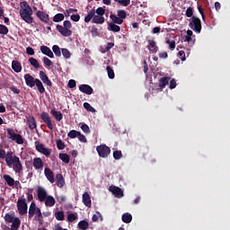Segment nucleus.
Wrapping results in <instances>:
<instances>
[{"label": "nucleus", "mask_w": 230, "mask_h": 230, "mask_svg": "<svg viewBox=\"0 0 230 230\" xmlns=\"http://www.w3.org/2000/svg\"><path fill=\"white\" fill-rule=\"evenodd\" d=\"M105 8L102 6H99L95 10V8H92L90 12H88L87 15L84 17V22H90L93 19V22L95 24H103L105 22Z\"/></svg>", "instance_id": "f257e3e1"}, {"label": "nucleus", "mask_w": 230, "mask_h": 230, "mask_svg": "<svg viewBox=\"0 0 230 230\" xmlns=\"http://www.w3.org/2000/svg\"><path fill=\"white\" fill-rule=\"evenodd\" d=\"M20 6V16L23 21H25V22H28V24H31V22H33V10L31 6L28 4L27 1H22Z\"/></svg>", "instance_id": "f03ea898"}, {"label": "nucleus", "mask_w": 230, "mask_h": 230, "mask_svg": "<svg viewBox=\"0 0 230 230\" xmlns=\"http://www.w3.org/2000/svg\"><path fill=\"white\" fill-rule=\"evenodd\" d=\"M4 219L5 223L11 224V230H19L22 221L15 214H5Z\"/></svg>", "instance_id": "7ed1b4c3"}, {"label": "nucleus", "mask_w": 230, "mask_h": 230, "mask_svg": "<svg viewBox=\"0 0 230 230\" xmlns=\"http://www.w3.org/2000/svg\"><path fill=\"white\" fill-rule=\"evenodd\" d=\"M64 26L61 24L57 25V30L63 35V37H70L73 33L71 28H72V22L71 21H64Z\"/></svg>", "instance_id": "20e7f679"}, {"label": "nucleus", "mask_w": 230, "mask_h": 230, "mask_svg": "<svg viewBox=\"0 0 230 230\" xmlns=\"http://www.w3.org/2000/svg\"><path fill=\"white\" fill-rule=\"evenodd\" d=\"M128 12L126 10H117V15L115 13H111L110 19L117 24H123L124 19H127Z\"/></svg>", "instance_id": "39448f33"}, {"label": "nucleus", "mask_w": 230, "mask_h": 230, "mask_svg": "<svg viewBox=\"0 0 230 230\" xmlns=\"http://www.w3.org/2000/svg\"><path fill=\"white\" fill-rule=\"evenodd\" d=\"M6 132H7V137L9 139L15 141L19 145H22V143H24V139H23L22 134H17L15 132L14 128H6Z\"/></svg>", "instance_id": "423d86ee"}, {"label": "nucleus", "mask_w": 230, "mask_h": 230, "mask_svg": "<svg viewBox=\"0 0 230 230\" xmlns=\"http://www.w3.org/2000/svg\"><path fill=\"white\" fill-rule=\"evenodd\" d=\"M189 26L190 28H191V30L196 31V33H200L202 30L201 21L199 17H197V15H192V18L190 21Z\"/></svg>", "instance_id": "0eeeda50"}, {"label": "nucleus", "mask_w": 230, "mask_h": 230, "mask_svg": "<svg viewBox=\"0 0 230 230\" xmlns=\"http://www.w3.org/2000/svg\"><path fill=\"white\" fill-rule=\"evenodd\" d=\"M17 210L20 216H25V214H28V203L26 202L25 198L18 199Z\"/></svg>", "instance_id": "6e6552de"}, {"label": "nucleus", "mask_w": 230, "mask_h": 230, "mask_svg": "<svg viewBox=\"0 0 230 230\" xmlns=\"http://www.w3.org/2000/svg\"><path fill=\"white\" fill-rule=\"evenodd\" d=\"M96 150L100 157H108L111 152V147H108V145L105 144L97 145Z\"/></svg>", "instance_id": "1a4fd4ad"}, {"label": "nucleus", "mask_w": 230, "mask_h": 230, "mask_svg": "<svg viewBox=\"0 0 230 230\" xmlns=\"http://www.w3.org/2000/svg\"><path fill=\"white\" fill-rule=\"evenodd\" d=\"M40 118L44 123H46L47 127L50 129L53 130L54 125L52 121V118L49 114V112H46V111H43L40 114Z\"/></svg>", "instance_id": "9d476101"}, {"label": "nucleus", "mask_w": 230, "mask_h": 230, "mask_svg": "<svg viewBox=\"0 0 230 230\" xmlns=\"http://www.w3.org/2000/svg\"><path fill=\"white\" fill-rule=\"evenodd\" d=\"M37 196H38V199L40 203H44V201H45V204H46V200L48 198V192H47L46 189H44V187H38Z\"/></svg>", "instance_id": "9b49d317"}, {"label": "nucleus", "mask_w": 230, "mask_h": 230, "mask_svg": "<svg viewBox=\"0 0 230 230\" xmlns=\"http://www.w3.org/2000/svg\"><path fill=\"white\" fill-rule=\"evenodd\" d=\"M36 15L39 19H40V21H42V22H46L47 24H53V21H50L49 14L46 12L38 10Z\"/></svg>", "instance_id": "f8f14e48"}, {"label": "nucleus", "mask_w": 230, "mask_h": 230, "mask_svg": "<svg viewBox=\"0 0 230 230\" xmlns=\"http://www.w3.org/2000/svg\"><path fill=\"white\" fill-rule=\"evenodd\" d=\"M35 146H36V150H38V152H40V154H44V155H47V157L50 155L51 151H49L48 147L44 146V143H40L39 141H35Z\"/></svg>", "instance_id": "ddd939ff"}, {"label": "nucleus", "mask_w": 230, "mask_h": 230, "mask_svg": "<svg viewBox=\"0 0 230 230\" xmlns=\"http://www.w3.org/2000/svg\"><path fill=\"white\" fill-rule=\"evenodd\" d=\"M14 155L13 151H7L5 153V163L8 166H13V168H14Z\"/></svg>", "instance_id": "4468645a"}, {"label": "nucleus", "mask_w": 230, "mask_h": 230, "mask_svg": "<svg viewBox=\"0 0 230 230\" xmlns=\"http://www.w3.org/2000/svg\"><path fill=\"white\" fill-rule=\"evenodd\" d=\"M24 80L26 85L29 87H34L36 85V78L32 75H30V73L24 75Z\"/></svg>", "instance_id": "2eb2a0df"}, {"label": "nucleus", "mask_w": 230, "mask_h": 230, "mask_svg": "<svg viewBox=\"0 0 230 230\" xmlns=\"http://www.w3.org/2000/svg\"><path fill=\"white\" fill-rule=\"evenodd\" d=\"M22 164H21V160L19 156H16L14 155V159H13V170L16 173H21L22 172Z\"/></svg>", "instance_id": "dca6fc26"}, {"label": "nucleus", "mask_w": 230, "mask_h": 230, "mask_svg": "<svg viewBox=\"0 0 230 230\" xmlns=\"http://www.w3.org/2000/svg\"><path fill=\"white\" fill-rule=\"evenodd\" d=\"M110 191L115 196V198H123L124 192L119 187H110Z\"/></svg>", "instance_id": "f3484780"}, {"label": "nucleus", "mask_w": 230, "mask_h": 230, "mask_svg": "<svg viewBox=\"0 0 230 230\" xmlns=\"http://www.w3.org/2000/svg\"><path fill=\"white\" fill-rule=\"evenodd\" d=\"M44 174L50 183H55L54 172L51 171V169H49V167L45 168Z\"/></svg>", "instance_id": "a211bd4d"}, {"label": "nucleus", "mask_w": 230, "mask_h": 230, "mask_svg": "<svg viewBox=\"0 0 230 230\" xmlns=\"http://www.w3.org/2000/svg\"><path fill=\"white\" fill-rule=\"evenodd\" d=\"M79 90L82 93H85V94H92L93 93L92 85H89L88 84H82L79 85Z\"/></svg>", "instance_id": "6ab92c4d"}, {"label": "nucleus", "mask_w": 230, "mask_h": 230, "mask_svg": "<svg viewBox=\"0 0 230 230\" xmlns=\"http://www.w3.org/2000/svg\"><path fill=\"white\" fill-rule=\"evenodd\" d=\"M40 78L46 85H49V87L52 86V82L49 79V76H48L44 71H40Z\"/></svg>", "instance_id": "aec40b11"}, {"label": "nucleus", "mask_w": 230, "mask_h": 230, "mask_svg": "<svg viewBox=\"0 0 230 230\" xmlns=\"http://www.w3.org/2000/svg\"><path fill=\"white\" fill-rule=\"evenodd\" d=\"M147 48H148L150 53H157V51H159V46L156 45L155 40H149Z\"/></svg>", "instance_id": "412c9836"}, {"label": "nucleus", "mask_w": 230, "mask_h": 230, "mask_svg": "<svg viewBox=\"0 0 230 230\" xmlns=\"http://www.w3.org/2000/svg\"><path fill=\"white\" fill-rule=\"evenodd\" d=\"M40 50L43 55H47V57H49V58H54V53L49 46H40Z\"/></svg>", "instance_id": "4be33fe9"}, {"label": "nucleus", "mask_w": 230, "mask_h": 230, "mask_svg": "<svg viewBox=\"0 0 230 230\" xmlns=\"http://www.w3.org/2000/svg\"><path fill=\"white\" fill-rule=\"evenodd\" d=\"M35 219L39 222V225L42 226L44 225V216H42V212L40 208L36 207V216Z\"/></svg>", "instance_id": "5701e85b"}, {"label": "nucleus", "mask_w": 230, "mask_h": 230, "mask_svg": "<svg viewBox=\"0 0 230 230\" xmlns=\"http://www.w3.org/2000/svg\"><path fill=\"white\" fill-rule=\"evenodd\" d=\"M83 203L88 208H91L92 207V199L90 194L88 192H84L83 194Z\"/></svg>", "instance_id": "b1692460"}, {"label": "nucleus", "mask_w": 230, "mask_h": 230, "mask_svg": "<svg viewBox=\"0 0 230 230\" xmlns=\"http://www.w3.org/2000/svg\"><path fill=\"white\" fill-rule=\"evenodd\" d=\"M50 114H52L57 121H61V119H63V112H61V111H57V109H51Z\"/></svg>", "instance_id": "393cba45"}, {"label": "nucleus", "mask_w": 230, "mask_h": 230, "mask_svg": "<svg viewBox=\"0 0 230 230\" xmlns=\"http://www.w3.org/2000/svg\"><path fill=\"white\" fill-rule=\"evenodd\" d=\"M170 82V76H162L159 79V89L162 91Z\"/></svg>", "instance_id": "a878e982"}, {"label": "nucleus", "mask_w": 230, "mask_h": 230, "mask_svg": "<svg viewBox=\"0 0 230 230\" xmlns=\"http://www.w3.org/2000/svg\"><path fill=\"white\" fill-rule=\"evenodd\" d=\"M35 214L37 215V205L35 201H32L29 208V219H31Z\"/></svg>", "instance_id": "bb28decb"}, {"label": "nucleus", "mask_w": 230, "mask_h": 230, "mask_svg": "<svg viewBox=\"0 0 230 230\" xmlns=\"http://www.w3.org/2000/svg\"><path fill=\"white\" fill-rule=\"evenodd\" d=\"M27 124L31 129L37 128V119H35V116H29V118H27Z\"/></svg>", "instance_id": "cd10ccee"}, {"label": "nucleus", "mask_w": 230, "mask_h": 230, "mask_svg": "<svg viewBox=\"0 0 230 230\" xmlns=\"http://www.w3.org/2000/svg\"><path fill=\"white\" fill-rule=\"evenodd\" d=\"M12 68L13 69V71H15V73H21V71L22 69V66L21 62H19V60H13L12 61Z\"/></svg>", "instance_id": "c85d7f7f"}, {"label": "nucleus", "mask_w": 230, "mask_h": 230, "mask_svg": "<svg viewBox=\"0 0 230 230\" xmlns=\"http://www.w3.org/2000/svg\"><path fill=\"white\" fill-rule=\"evenodd\" d=\"M33 166L35 170H40V168H43L44 166V162L42 158H34L33 159Z\"/></svg>", "instance_id": "c756f323"}, {"label": "nucleus", "mask_w": 230, "mask_h": 230, "mask_svg": "<svg viewBox=\"0 0 230 230\" xmlns=\"http://www.w3.org/2000/svg\"><path fill=\"white\" fill-rule=\"evenodd\" d=\"M4 180L6 181L9 187H14L15 180L10 176V174H4Z\"/></svg>", "instance_id": "7c9ffc66"}, {"label": "nucleus", "mask_w": 230, "mask_h": 230, "mask_svg": "<svg viewBox=\"0 0 230 230\" xmlns=\"http://www.w3.org/2000/svg\"><path fill=\"white\" fill-rule=\"evenodd\" d=\"M35 85L38 87V90L40 93H46L44 84H42V81L40 78H35Z\"/></svg>", "instance_id": "2f4dec72"}, {"label": "nucleus", "mask_w": 230, "mask_h": 230, "mask_svg": "<svg viewBox=\"0 0 230 230\" xmlns=\"http://www.w3.org/2000/svg\"><path fill=\"white\" fill-rule=\"evenodd\" d=\"M108 28H109L111 31H120V30H121L119 24H118V22H115L114 21H112V22H110V23L108 24Z\"/></svg>", "instance_id": "473e14b6"}, {"label": "nucleus", "mask_w": 230, "mask_h": 230, "mask_svg": "<svg viewBox=\"0 0 230 230\" xmlns=\"http://www.w3.org/2000/svg\"><path fill=\"white\" fill-rule=\"evenodd\" d=\"M57 186L59 188L64 187L66 181L63 178V174H57L56 175Z\"/></svg>", "instance_id": "72a5a7b5"}, {"label": "nucleus", "mask_w": 230, "mask_h": 230, "mask_svg": "<svg viewBox=\"0 0 230 230\" xmlns=\"http://www.w3.org/2000/svg\"><path fill=\"white\" fill-rule=\"evenodd\" d=\"M45 205L46 207H54V205H56L55 198H53V196H48V192Z\"/></svg>", "instance_id": "f704fd0d"}, {"label": "nucleus", "mask_w": 230, "mask_h": 230, "mask_svg": "<svg viewBox=\"0 0 230 230\" xmlns=\"http://www.w3.org/2000/svg\"><path fill=\"white\" fill-rule=\"evenodd\" d=\"M29 62H30V64H31L33 67H35L36 69H39L40 67H41V66H40L39 60H37V58H35L34 57H31V58H29Z\"/></svg>", "instance_id": "c9c22d12"}, {"label": "nucleus", "mask_w": 230, "mask_h": 230, "mask_svg": "<svg viewBox=\"0 0 230 230\" xmlns=\"http://www.w3.org/2000/svg\"><path fill=\"white\" fill-rule=\"evenodd\" d=\"M133 219V216L129 214L128 212H126V214H122V221L123 223H131Z\"/></svg>", "instance_id": "e433bc0d"}, {"label": "nucleus", "mask_w": 230, "mask_h": 230, "mask_svg": "<svg viewBox=\"0 0 230 230\" xmlns=\"http://www.w3.org/2000/svg\"><path fill=\"white\" fill-rule=\"evenodd\" d=\"M78 228L80 230H88L89 228V223L88 221H85L84 219L83 221H80L78 223Z\"/></svg>", "instance_id": "4c0bfd02"}, {"label": "nucleus", "mask_w": 230, "mask_h": 230, "mask_svg": "<svg viewBox=\"0 0 230 230\" xmlns=\"http://www.w3.org/2000/svg\"><path fill=\"white\" fill-rule=\"evenodd\" d=\"M65 15L64 13H56L53 17L54 22H61V21H64Z\"/></svg>", "instance_id": "58836bf2"}, {"label": "nucleus", "mask_w": 230, "mask_h": 230, "mask_svg": "<svg viewBox=\"0 0 230 230\" xmlns=\"http://www.w3.org/2000/svg\"><path fill=\"white\" fill-rule=\"evenodd\" d=\"M59 158L61 159V161H63V163H69L70 161V156L69 155H66V153H60Z\"/></svg>", "instance_id": "ea45409f"}, {"label": "nucleus", "mask_w": 230, "mask_h": 230, "mask_svg": "<svg viewBox=\"0 0 230 230\" xmlns=\"http://www.w3.org/2000/svg\"><path fill=\"white\" fill-rule=\"evenodd\" d=\"M84 109H86V111H90L91 112H96V109L93 107V105H91L89 102H84Z\"/></svg>", "instance_id": "a19ab883"}, {"label": "nucleus", "mask_w": 230, "mask_h": 230, "mask_svg": "<svg viewBox=\"0 0 230 230\" xmlns=\"http://www.w3.org/2000/svg\"><path fill=\"white\" fill-rule=\"evenodd\" d=\"M0 33L2 35H7L9 33V28L5 24H0Z\"/></svg>", "instance_id": "79ce46f5"}, {"label": "nucleus", "mask_w": 230, "mask_h": 230, "mask_svg": "<svg viewBox=\"0 0 230 230\" xmlns=\"http://www.w3.org/2000/svg\"><path fill=\"white\" fill-rule=\"evenodd\" d=\"M52 49H53L56 57H61V49H60L59 46H58V44H54V46L52 47Z\"/></svg>", "instance_id": "37998d69"}, {"label": "nucleus", "mask_w": 230, "mask_h": 230, "mask_svg": "<svg viewBox=\"0 0 230 230\" xmlns=\"http://www.w3.org/2000/svg\"><path fill=\"white\" fill-rule=\"evenodd\" d=\"M61 53H62L63 57H65V58H70V57H71V52L66 48H62Z\"/></svg>", "instance_id": "c03bdc74"}, {"label": "nucleus", "mask_w": 230, "mask_h": 230, "mask_svg": "<svg viewBox=\"0 0 230 230\" xmlns=\"http://www.w3.org/2000/svg\"><path fill=\"white\" fill-rule=\"evenodd\" d=\"M166 44L169 45V49L173 50L176 48L175 40H171L170 39H166Z\"/></svg>", "instance_id": "a18cd8bd"}, {"label": "nucleus", "mask_w": 230, "mask_h": 230, "mask_svg": "<svg viewBox=\"0 0 230 230\" xmlns=\"http://www.w3.org/2000/svg\"><path fill=\"white\" fill-rule=\"evenodd\" d=\"M55 217L58 221H64L65 219V214L63 211L56 212Z\"/></svg>", "instance_id": "49530a36"}, {"label": "nucleus", "mask_w": 230, "mask_h": 230, "mask_svg": "<svg viewBox=\"0 0 230 230\" xmlns=\"http://www.w3.org/2000/svg\"><path fill=\"white\" fill-rule=\"evenodd\" d=\"M76 219H78V216L77 214H68L67 216V220L69 221V223H74V221H76Z\"/></svg>", "instance_id": "de8ad7c7"}, {"label": "nucleus", "mask_w": 230, "mask_h": 230, "mask_svg": "<svg viewBox=\"0 0 230 230\" xmlns=\"http://www.w3.org/2000/svg\"><path fill=\"white\" fill-rule=\"evenodd\" d=\"M57 146L59 150H64L66 148V143L62 139H57Z\"/></svg>", "instance_id": "09e8293b"}, {"label": "nucleus", "mask_w": 230, "mask_h": 230, "mask_svg": "<svg viewBox=\"0 0 230 230\" xmlns=\"http://www.w3.org/2000/svg\"><path fill=\"white\" fill-rule=\"evenodd\" d=\"M106 69L108 71V76L110 78H115V73L112 67H111V66H107Z\"/></svg>", "instance_id": "8fccbe9b"}, {"label": "nucleus", "mask_w": 230, "mask_h": 230, "mask_svg": "<svg viewBox=\"0 0 230 230\" xmlns=\"http://www.w3.org/2000/svg\"><path fill=\"white\" fill-rule=\"evenodd\" d=\"M33 189H28V192L26 193L28 201H33Z\"/></svg>", "instance_id": "3c124183"}, {"label": "nucleus", "mask_w": 230, "mask_h": 230, "mask_svg": "<svg viewBox=\"0 0 230 230\" xmlns=\"http://www.w3.org/2000/svg\"><path fill=\"white\" fill-rule=\"evenodd\" d=\"M42 60H43L44 66H46L48 67L52 66V60H50V58H49V57H43Z\"/></svg>", "instance_id": "603ef678"}, {"label": "nucleus", "mask_w": 230, "mask_h": 230, "mask_svg": "<svg viewBox=\"0 0 230 230\" xmlns=\"http://www.w3.org/2000/svg\"><path fill=\"white\" fill-rule=\"evenodd\" d=\"M81 128L86 134H89L91 132V128H90L89 125H87V123H82Z\"/></svg>", "instance_id": "864d4df0"}, {"label": "nucleus", "mask_w": 230, "mask_h": 230, "mask_svg": "<svg viewBox=\"0 0 230 230\" xmlns=\"http://www.w3.org/2000/svg\"><path fill=\"white\" fill-rule=\"evenodd\" d=\"M0 159H6V151L4 149L3 145H0Z\"/></svg>", "instance_id": "5fc2aeb1"}, {"label": "nucleus", "mask_w": 230, "mask_h": 230, "mask_svg": "<svg viewBox=\"0 0 230 230\" xmlns=\"http://www.w3.org/2000/svg\"><path fill=\"white\" fill-rule=\"evenodd\" d=\"M77 137H78V139H79L80 141H83L84 143H86V142H87V137H86V136H84V134H82V132H80L79 130H78Z\"/></svg>", "instance_id": "6e6d98bb"}, {"label": "nucleus", "mask_w": 230, "mask_h": 230, "mask_svg": "<svg viewBox=\"0 0 230 230\" xmlns=\"http://www.w3.org/2000/svg\"><path fill=\"white\" fill-rule=\"evenodd\" d=\"M78 130H75V129H72L68 132V137H78Z\"/></svg>", "instance_id": "4d7b16f0"}, {"label": "nucleus", "mask_w": 230, "mask_h": 230, "mask_svg": "<svg viewBox=\"0 0 230 230\" xmlns=\"http://www.w3.org/2000/svg\"><path fill=\"white\" fill-rule=\"evenodd\" d=\"M122 155V151H114L113 153L114 159H121Z\"/></svg>", "instance_id": "13d9d810"}, {"label": "nucleus", "mask_w": 230, "mask_h": 230, "mask_svg": "<svg viewBox=\"0 0 230 230\" xmlns=\"http://www.w3.org/2000/svg\"><path fill=\"white\" fill-rule=\"evenodd\" d=\"M186 15L187 17H193V8H191V6H189L186 10Z\"/></svg>", "instance_id": "bf43d9fd"}, {"label": "nucleus", "mask_w": 230, "mask_h": 230, "mask_svg": "<svg viewBox=\"0 0 230 230\" xmlns=\"http://www.w3.org/2000/svg\"><path fill=\"white\" fill-rule=\"evenodd\" d=\"M178 57L181 58L182 61L186 60V53L182 49L178 52Z\"/></svg>", "instance_id": "052dcab7"}, {"label": "nucleus", "mask_w": 230, "mask_h": 230, "mask_svg": "<svg viewBox=\"0 0 230 230\" xmlns=\"http://www.w3.org/2000/svg\"><path fill=\"white\" fill-rule=\"evenodd\" d=\"M10 90L13 91V93H14L15 94H20L21 93V89L16 87V85H11Z\"/></svg>", "instance_id": "680f3d73"}, {"label": "nucleus", "mask_w": 230, "mask_h": 230, "mask_svg": "<svg viewBox=\"0 0 230 230\" xmlns=\"http://www.w3.org/2000/svg\"><path fill=\"white\" fill-rule=\"evenodd\" d=\"M80 15L79 13H74L73 15H71V19L72 21H75V22H78V21H80Z\"/></svg>", "instance_id": "e2e57ef3"}, {"label": "nucleus", "mask_w": 230, "mask_h": 230, "mask_svg": "<svg viewBox=\"0 0 230 230\" xmlns=\"http://www.w3.org/2000/svg\"><path fill=\"white\" fill-rule=\"evenodd\" d=\"M176 85H177V81L175 80V78H172L170 82V85H169L170 89H175Z\"/></svg>", "instance_id": "0e129e2a"}, {"label": "nucleus", "mask_w": 230, "mask_h": 230, "mask_svg": "<svg viewBox=\"0 0 230 230\" xmlns=\"http://www.w3.org/2000/svg\"><path fill=\"white\" fill-rule=\"evenodd\" d=\"M26 52L28 53V55H35V49H33V48H31V46L26 48Z\"/></svg>", "instance_id": "69168bd1"}, {"label": "nucleus", "mask_w": 230, "mask_h": 230, "mask_svg": "<svg viewBox=\"0 0 230 230\" xmlns=\"http://www.w3.org/2000/svg\"><path fill=\"white\" fill-rule=\"evenodd\" d=\"M169 55L167 53V51H162L161 53H159V58H168Z\"/></svg>", "instance_id": "338daca9"}, {"label": "nucleus", "mask_w": 230, "mask_h": 230, "mask_svg": "<svg viewBox=\"0 0 230 230\" xmlns=\"http://www.w3.org/2000/svg\"><path fill=\"white\" fill-rule=\"evenodd\" d=\"M75 85H76L75 80H74V79L69 80V82H68V87L74 88V87H75Z\"/></svg>", "instance_id": "774afa93"}]
</instances>
